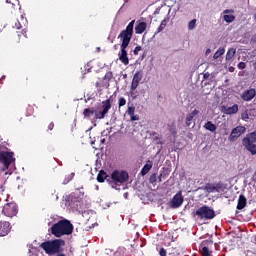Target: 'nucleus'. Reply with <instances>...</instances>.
<instances>
[{
    "label": "nucleus",
    "instance_id": "nucleus-10",
    "mask_svg": "<svg viewBox=\"0 0 256 256\" xmlns=\"http://www.w3.org/2000/svg\"><path fill=\"white\" fill-rule=\"evenodd\" d=\"M246 128L244 126H237L236 128H234L231 131V134L229 136V140L230 141H235L237 139H239L240 136L243 135V133H245Z\"/></svg>",
    "mask_w": 256,
    "mask_h": 256
},
{
    "label": "nucleus",
    "instance_id": "nucleus-21",
    "mask_svg": "<svg viewBox=\"0 0 256 256\" xmlns=\"http://www.w3.org/2000/svg\"><path fill=\"white\" fill-rule=\"evenodd\" d=\"M236 53H237V50L235 48H230L226 53V61H231V59L235 57Z\"/></svg>",
    "mask_w": 256,
    "mask_h": 256
},
{
    "label": "nucleus",
    "instance_id": "nucleus-22",
    "mask_svg": "<svg viewBox=\"0 0 256 256\" xmlns=\"http://www.w3.org/2000/svg\"><path fill=\"white\" fill-rule=\"evenodd\" d=\"M108 177H109V176H107V173H105L104 171H100L99 174H98V176H97V181H98L99 183H103V182L105 181V179H106L107 181H109Z\"/></svg>",
    "mask_w": 256,
    "mask_h": 256
},
{
    "label": "nucleus",
    "instance_id": "nucleus-28",
    "mask_svg": "<svg viewBox=\"0 0 256 256\" xmlns=\"http://www.w3.org/2000/svg\"><path fill=\"white\" fill-rule=\"evenodd\" d=\"M157 180H158L157 174L154 173V174H152V175L150 176V178H149V183H151V185H155V183H157Z\"/></svg>",
    "mask_w": 256,
    "mask_h": 256
},
{
    "label": "nucleus",
    "instance_id": "nucleus-47",
    "mask_svg": "<svg viewBox=\"0 0 256 256\" xmlns=\"http://www.w3.org/2000/svg\"><path fill=\"white\" fill-rule=\"evenodd\" d=\"M57 256H65V254H58Z\"/></svg>",
    "mask_w": 256,
    "mask_h": 256
},
{
    "label": "nucleus",
    "instance_id": "nucleus-37",
    "mask_svg": "<svg viewBox=\"0 0 256 256\" xmlns=\"http://www.w3.org/2000/svg\"><path fill=\"white\" fill-rule=\"evenodd\" d=\"M159 255H160V256H167V251L165 250V248H161V249H160Z\"/></svg>",
    "mask_w": 256,
    "mask_h": 256
},
{
    "label": "nucleus",
    "instance_id": "nucleus-2",
    "mask_svg": "<svg viewBox=\"0 0 256 256\" xmlns=\"http://www.w3.org/2000/svg\"><path fill=\"white\" fill-rule=\"evenodd\" d=\"M51 233L54 237H63L73 233V224L67 219L60 220L51 227Z\"/></svg>",
    "mask_w": 256,
    "mask_h": 256
},
{
    "label": "nucleus",
    "instance_id": "nucleus-41",
    "mask_svg": "<svg viewBox=\"0 0 256 256\" xmlns=\"http://www.w3.org/2000/svg\"><path fill=\"white\" fill-rule=\"evenodd\" d=\"M15 27H16V29H21V27H23V26L21 25V22H18L15 24Z\"/></svg>",
    "mask_w": 256,
    "mask_h": 256
},
{
    "label": "nucleus",
    "instance_id": "nucleus-23",
    "mask_svg": "<svg viewBox=\"0 0 256 256\" xmlns=\"http://www.w3.org/2000/svg\"><path fill=\"white\" fill-rule=\"evenodd\" d=\"M143 79V71H138L133 76V81H136L138 83H141V80Z\"/></svg>",
    "mask_w": 256,
    "mask_h": 256
},
{
    "label": "nucleus",
    "instance_id": "nucleus-43",
    "mask_svg": "<svg viewBox=\"0 0 256 256\" xmlns=\"http://www.w3.org/2000/svg\"><path fill=\"white\" fill-rule=\"evenodd\" d=\"M161 177H163V174H160L159 177H157V179L159 180V182H161Z\"/></svg>",
    "mask_w": 256,
    "mask_h": 256
},
{
    "label": "nucleus",
    "instance_id": "nucleus-31",
    "mask_svg": "<svg viewBox=\"0 0 256 256\" xmlns=\"http://www.w3.org/2000/svg\"><path fill=\"white\" fill-rule=\"evenodd\" d=\"M139 87V82H136L135 80H132L130 91H135Z\"/></svg>",
    "mask_w": 256,
    "mask_h": 256
},
{
    "label": "nucleus",
    "instance_id": "nucleus-24",
    "mask_svg": "<svg viewBox=\"0 0 256 256\" xmlns=\"http://www.w3.org/2000/svg\"><path fill=\"white\" fill-rule=\"evenodd\" d=\"M200 253L202 256H211V251L207 246H201Z\"/></svg>",
    "mask_w": 256,
    "mask_h": 256
},
{
    "label": "nucleus",
    "instance_id": "nucleus-29",
    "mask_svg": "<svg viewBox=\"0 0 256 256\" xmlns=\"http://www.w3.org/2000/svg\"><path fill=\"white\" fill-rule=\"evenodd\" d=\"M165 27H167V23L165 22V20H163L157 29V33H161V31H163V29H165Z\"/></svg>",
    "mask_w": 256,
    "mask_h": 256
},
{
    "label": "nucleus",
    "instance_id": "nucleus-25",
    "mask_svg": "<svg viewBox=\"0 0 256 256\" xmlns=\"http://www.w3.org/2000/svg\"><path fill=\"white\" fill-rule=\"evenodd\" d=\"M197 27V19H192L188 22V31H193Z\"/></svg>",
    "mask_w": 256,
    "mask_h": 256
},
{
    "label": "nucleus",
    "instance_id": "nucleus-36",
    "mask_svg": "<svg viewBox=\"0 0 256 256\" xmlns=\"http://www.w3.org/2000/svg\"><path fill=\"white\" fill-rule=\"evenodd\" d=\"M243 121H247V119H249V114L247 113V111L243 112L241 115Z\"/></svg>",
    "mask_w": 256,
    "mask_h": 256
},
{
    "label": "nucleus",
    "instance_id": "nucleus-26",
    "mask_svg": "<svg viewBox=\"0 0 256 256\" xmlns=\"http://www.w3.org/2000/svg\"><path fill=\"white\" fill-rule=\"evenodd\" d=\"M225 54V48H219L213 55V59H219L221 55Z\"/></svg>",
    "mask_w": 256,
    "mask_h": 256
},
{
    "label": "nucleus",
    "instance_id": "nucleus-30",
    "mask_svg": "<svg viewBox=\"0 0 256 256\" xmlns=\"http://www.w3.org/2000/svg\"><path fill=\"white\" fill-rule=\"evenodd\" d=\"M139 87V82H136L135 80H132L130 91H135Z\"/></svg>",
    "mask_w": 256,
    "mask_h": 256
},
{
    "label": "nucleus",
    "instance_id": "nucleus-40",
    "mask_svg": "<svg viewBox=\"0 0 256 256\" xmlns=\"http://www.w3.org/2000/svg\"><path fill=\"white\" fill-rule=\"evenodd\" d=\"M131 117V121H139V116L138 115H132Z\"/></svg>",
    "mask_w": 256,
    "mask_h": 256
},
{
    "label": "nucleus",
    "instance_id": "nucleus-13",
    "mask_svg": "<svg viewBox=\"0 0 256 256\" xmlns=\"http://www.w3.org/2000/svg\"><path fill=\"white\" fill-rule=\"evenodd\" d=\"M255 95H256V90L253 88H250L242 92L241 99L243 101H253V99H255Z\"/></svg>",
    "mask_w": 256,
    "mask_h": 256
},
{
    "label": "nucleus",
    "instance_id": "nucleus-11",
    "mask_svg": "<svg viewBox=\"0 0 256 256\" xmlns=\"http://www.w3.org/2000/svg\"><path fill=\"white\" fill-rule=\"evenodd\" d=\"M221 113H224L225 115H235L239 112V105L234 104L233 106H221L220 108Z\"/></svg>",
    "mask_w": 256,
    "mask_h": 256
},
{
    "label": "nucleus",
    "instance_id": "nucleus-34",
    "mask_svg": "<svg viewBox=\"0 0 256 256\" xmlns=\"http://www.w3.org/2000/svg\"><path fill=\"white\" fill-rule=\"evenodd\" d=\"M119 107H125V105H127V100H125L124 97L119 98L118 101Z\"/></svg>",
    "mask_w": 256,
    "mask_h": 256
},
{
    "label": "nucleus",
    "instance_id": "nucleus-46",
    "mask_svg": "<svg viewBox=\"0 0 256 256\" xmlns=\"http://www.w3.org/2000/svg\"><path fill=\"white\" fill-rule=\"evenodd\" d=\"M128 195H129L128 193H124L125 199H127V196H128Z\"/></svg>",
    "mask_w": 256,
    "mask_h": 256
},
{
    "label": "nucleus",
    "instance_id": "nucleus-27",
    "mask_svg": "<svg viewBox=\"0 0 256 256\" xmlns=\"http://www.w3.org/2000/svg\"><path fill=\"white\" fill-rule=\"evenodd\" d=\"M91 115H95V110H91L89 108H86L84 110V116L85 117H91Z\"/></svg>",
    "mask_w": 256,
    "mask_h": 256
},
{
    "label": "nucleus",
    "instance_id": "nucleus-20",
    "mask_svg": "<svg viewBox=\"0 0 256 256\" xmlns=\"http://www.w3.org/2000/svg\"><path fill=\"white\" fill-rule=\"evenodd\" d=\"M203 127L204 129L210 131L211 133H215L217 131V126L213 124V122L211 121L206 122Z\"/></svg>",
    "mask_w": 256,
    "mask_h": 256
},
{
    "label": "nucleus",
    "instance_id": "nucleus-1",
    "mask_svg": "<svg viewBox=\"0 0 256 256\" xmlns=\"http://www.w3.org/2000/svg\"><path fill=\"white\" fill-rule=\"evenodd\" d=\"M135 27V20H132L123 30L118 39L122 41L121 51L119 53V60L123 65H129V57H127V47H129V43H131V39H133V28Z\"/></svg>",
    "mask_w": 256,
    "mask_h": 256
},
{
    "label": "nucleus",
    "instance_id": "nucleus-39",
    "mask_svg": "<svg viewBox=\"0 0 256 256\" xmlns=\"http://www.w3.org/2000/svg\"><path fill=\"white\" fill-rule=\"evenodd\" d=\"M139 51H141V46H137V47L134 49V51H133L134 55H139Z\"/></svg>",
    "mask_w": 256,
    "mask_h": 256
},
{
    "label": "nucleus",
    "instance_id": "nucleus-45",
    "mask_svg": "<svg viewBox=\"0 0 256 256\" xmlns=\"http://www.w3.org/2000/svg\"><path fill=\"white\" fill-rule=\"evenodd\" d=\"M209 53H211V49L206 50V55H209Z\"/></svg>",
    "mask_w": 256,
    "mask_h": 256
},
{
    "label": "nucleus",
    "instance_id": "nucleus-9",
    "mask_svg": "<svg viewBox=\"0 0 256 256\" xmlns=\"http://www.w3.org/2000/svg\"><path fill=\"white\" fill-rule=\"evenodd\" d=\"M2 213L6 217H13V215L17 214V205L13 202L6 204L3 207Z\"/></svg>",
    "mask_w": 256,
    "mask_h": 256
},
{
    "label": "nucleus",
    "instance_id": "nucleus-44",
    "mask_svg": "<svg viewBox=\"0 0 256 256\" xmlns=\"http://www.w3.org/2000/svg\"><path fill=\"white\" fill-rule=\"evenodd\" d=\"M229 71H230L231 73H233V71H235V68L230 67V68H229Z\"/></svg>",
    "mask_w": 256,
    "mask_h": 256
},
{
    "label": "nucleus",
    "instance_id": "nucleus-19",
    "mask_svg": "<svg viewBox=\"0 0 256 256\" xmlns=\"http://www.w3.org/2000/svg\"><path fill=\"white\" fill-rule=\"evenodd\" d=\"M246 205H247V198H245V196L243 195H240L238 199L237 209L239 210L245 209Z\"/></svg>",
    "mask_w": 256,
    "mask_h": 256
},
{
    "label": "nucleus",
    "instance_id": "nucleus-50",
    "mask_svg": "<svg viewBox=\"0 0 256 256\" xmlns=\"http://www.w3.org/2000/svg\"><path fill=\"white\" fill-rule=\"evenodd\" d=\"M254 65H255L254 68L256 69V63Z\"/></svg>",
    "mask_w": 256,
    "mask_h": 256
},
{
    "label": "nucleus",
    "instance_id": "nucleus-8",
    "mask_svg": "<svg viewBox=\"0 0 256 256\" xmlns=\"http://www.w3.org/2000/svg\"><path fill=\"white\" fill-rule=\"evenodd\" d=\"M13 153L11 152H1L0 153V163H2V171H7L9 169V165L13 163Z\"/></svg>",
    "mask_w": 256,
    "mask_h": 256
},
{
    "label": "nucleus",
    "instance_id": "nucleus-38",
    "mask_svg": "<svg viewBox=\"0 0 256 256\" xmlns=\"http://www.w3.org/2000/svg\"><path fill=\"white\" fill-rule=\"evenodd\" d=\"M247 67V65L245 64V62H240L238 64V69H245Z\"/></svg>",
    "mask_w": 256,
    "mask_h": 256
},
{
    "label": "nucleus",
    "instance_id": "nucleus-42",
    "mask_svg": "<svg viewBox=\"0 0 256 256\" xmlns=\"http://www.w3.org/2000/svg\"><path fill=\"white\" fill-rule=\"evenodd\" d=\"M53 127H54V125H53V123H51V124H49L48 129H50V131H53Z\"/></svg>",
    "mask_w": 256,
    "mask_h": 256
},
{
    "label": "nucleus",
    "instance_id": "nucleus-4",
    "mask_svg": "<svg viewBox=\"0 0 256 256\" xmlns=\"http://www.w3.org/2000/svg\"><path fill=\"white\" fill-rule=\"evenodd\" d=\"M127 179H129V174L127 172L116 170L111 175V181L109 182V185L112 187V189H117L119 185L127 182Z\"/></svg>",
    "mask_w": 256,
    "mask_h": 256
},
{
    "label": "nucleus",
    "instance_id": "nucleus-6",
    "mask_svg": "<svg viewBox=\"0 0 256 256\" xmlns=\"http://www.w3.org/2000/svg\"><path fill=\"white\" fill-rule=\"evenodd\" d=\"M196 215L200 219H204L205 221H207L208 219L215 218V211L208 206H203L196 210Z\"/></svg>",
    "mask_w": 256,
    "mask_h": 256
},
{
    "label": "nucleus",
    "instance_id": "nucleus-17",
    "mask_svg": "<svg viewBox=\"0 0 256 256\" xmlns=\"http://www.w3.org/2000/svg\"><path fill=\"white\" fill-rule=\"evenodd\" d=\"M198 113H199V110L194 109L192 112L187 114V116H186V125H187V127H190L191 123L193 122V119H195V117H197Z\"/></svg>",
    "mask_w": 256,
    "mask_h": 256
},
{
    "label": "nucleus",
    "instance_id": "nucleus-5",
    "mask_svg": "<svg viewBox=\"0 0 256 256\" xmlns=\"http://www.w3.org/2000/svg\"><path fill=\"white\" fill-rule=\"evenodd\" d=\"M256 131L248 134L243 140L242 145L251 153L256 155Z\"/></svg>",
    "mask_w": 256,
    "mask_h": 256
},
{
    "label": "nucleus",
    "instance_id": "nucleus-49",
    "mask_svg": "<svg viewBox=\"0 0 256 256\" xmlns=\"http://www.w3.org/2000/svg\"><path fill=\"white\" fill-rule=\"evenodd\" d=\"M22 21H27V20H24L23 17H22Z\"/></svg>",
    "mask_w": 256,
    "mask_h": 256
},
{
    "label": "nucleus",
    "instance_id": "nucleus-12",
    "mask_svg": "<svg viewBox=\"0 0 256 256\" xmlns=\"http://www.w3.org/2000/svg\"><path fill=\"white\" fill-rule=\"evenodd\" d=\"M222 13L225 23H233V21H235V10L226 9Z\"/></svg>",
    "mask_w": 256,
    "mask_h": 256
},
{
    "label": "nucleus",
    "instance_id": "nucleus-33",
    "mask_svg": "<svg viewBox=\"0 0 256 256\" xmlns=\"http://www.w3.org/2000/svg\"><path fill=\"white\" fill-rule=\"evenodd\" d=\"M139 87V82H136L135 80H132L130 91H135Z\"/></svg>",
    "mask_w": 256,
    "mask_h": 256
},
{
    "label": "nucleus",
    "instance_id": "nucleus-18",
    "mask_svg": "<svg viewBox=\"0 0 256 256\" xmlns=\"http://www.w3.org/2000/svg\"><path fill=\"white\" fill-rule=\"evenodd\" d=\"M151 169H153V162H151V160H148L146 164L143 166L140 173L144 177V175H147V173H149Z\"/></svg>",
    "mask_w": 256,
    "mask_h": 256
},
{
    "label": "nucleus",
    "instance_id": "nucleus-7",
    "mask_svg": "<svg viewBox=\"0 0 256 256\" xmlns=\"http://www.w3.org/2000/svg\"><path fill=\"white\" fill-rule=\"evenodd\" d=\"M111 109V99L104 100L102 102V106L99 110H95V118L96 119H105V115L109 113V110Z\"/></svg>",
    "mask_w": 256,
    "mask_h": 256
},
{
    "label": "nucleus",
    "instance_id": "nucleus-15",
    "mask_svg": "<svg viewBox=\"0 0 256 256\" xmlns=\"http://www.w3.org/2000/svg\"><path fill=\"white\" fill-rule=\"evenodd\" d=\"M11 231V224L9 222H0V237H5Z\"/></svg>",
    "mask_w": 256,
    "mask_h": 256
},
{
    "label": "nucleus",
    "instance_id": "nucleus-3",
    "mask_svg": "<svg viewBox=\"0 0 256 256\" xmlns=\"http://www.w3.org/2000/svg\"><path fill=\"white\" fill-rule=\"evenodd\" d=\"M65 245V240L63 239H56L54 241H47L41 244L42 249L48 255H55V253L61 252V247Z\"/></svg>",
    "mask_w": 256,
    "mask_h": 256
},
{
    "label": "nucleus",
    "instance_id": "nucleus-16",
    "mask_svg": "<svg viewBox=\"0 0 256 256\" xmlns=\"http://www.w3.org/2000/svg\"><path fill=\"white\" fill-rule=\"evenodd\" d=\"M147 29V22L137 21L135 26V33L136 35H141L142 33H145V30Z\"/></svg>",
    "mask_w": 256,
    "mask_h": 256
},
{
    "label": "nucleus",
    "instance_id": "nucleus-14",
    "mask_svg": "<svg viewBox=\"0 0 256 256\" xmlns=\"http://www.w3.org/2000/svg\"><path fill=\"white\" fill-rule=\"evenodd\" d=\"M180 205H183V195H181V192L177 193L170 202L172 209H177Z\"/></svg>",
    "mask_w": 256,
    "mask_h": 256
},
{
    "label": "nucleus",
    "instance_id": "nucleus-48",
    "mask_svg": "<svg viewBox=\"0 0 256 256\" xmlns=\"http://www.w3.org/2000/svg\"><path fill=\"white\" fill-rule=\"evenodd\" d=\"M7 3H11V0H6Z\"/></svg>",
    "mask_w": 256,
    "mask_h": 256
},
{
    "label": "nucleus",
    "instance_id": "nucleus-32",
    "mask_svg": "<svg viewBox=\"0 0 256 256\" xmlns=\"http://www.w3.org/2000/svg\"><path fill=\"white\" fill-rule=\"evenodd\" d=\"M139 87V82H136L135 80H132L130 91H135Z\"/></svg>",
    "mask_w": 256,
    "mask_h": 256
},
{
    "label": "nucleus",
    "instance_id": "nucleus-35",
    "mask_svg": "<svg viewBox=\"0 0 256 256\" xmlns=\"http://www.w3.org/2000/svg\"><path fill=\"white\" fill-rule=\"evenodd\" d=\"M127 114L129 117H133L135 115V107H128Z\"/></svg>",
    "mask_w": 256,
    "mask_h": 256
}]
</instances>
